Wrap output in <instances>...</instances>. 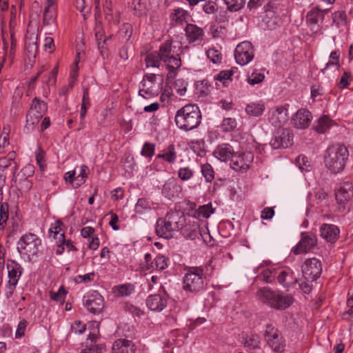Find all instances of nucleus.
Instances as JSON below:
<instances>
[{
  "instance_id": "1",
  "label": "nucleus",
  "mask_w": 353,
  "mask_h": 353,
  "mask_svg": "<svg viewBox=\"0 0 353 353\" xmlns=\"http://www.w3.org/2000/svg\"><path fill=\"white\" fill-rule=\"evenodd\" d=\"M349 157L347 148L343 144L329 146L324 154L325 167L333 174L342 172Z\"/></svg>"
},
{
  "instance_id": "2",
  "label": "nucleus",
  "mask_w": 353,
  "mask_h": 353,
  "mask_svg": "<svg viewBox=\"0 0 353 353\" xmlns=\"http://www.w3.org/2000/svg\"><path fill=\"white\" fill-rule=\"evenodd\" d=\"M256 295L261 302L270 307L283 310L289 307L294 301V298L290 294H285L279 291H274L268 288H261Z\"/></svg>"
},
{
  "instance_id": "3",
  "label": "nucleus",
  "mask_w": 353,
  "mask_h": 353,
  "mask_svg": "<svg viewBox=\"0 0 353 353\" xmlns=\"http://www.w3.org/2000/svg\"><path fill=\"white\" fill-rule=\"evenodd\" d=\"M201 114L196 105H186L176 112L175 122L176 125L184 130H193L201 123Z\"/></svg>"
},
{
  "instance_id": "4",
  "label": "nucleus",
  "mask_w": 353,
  "mask_h": 353,
  "mask_svg": "<svg viewBox=\"0 0 353 353\" xmlns=\"http://www.w3.org/2000/svg\"><path fill=\"white\" fill-rule=\"evenodd\" d=\"M204 270L201 267H190L183 277V289L191 292H198L204 289Z\"/></svg>"
},
{
  "instance_id": "5",
  "label": "nucleus",
  "mask_w": 353,
  "mask_h": 353,
  "mask_svg": "<svg viewBox=\"0 0 353 353\" xmlns=\"http://www.w3.org/2000/svg\"><path fill=\"white\" fill-rule=\"evenodd\" d=\"M17 249L21 254L34 255L37 254L41 240L32 233L26 234L18 241Z\"/></svg>"
},
{
  "instance_id": "6",
  "label": "nucleus",
  "mask_w": 353,
  "mask_h": 353,
  "mask_svg": "<svg viewBox=\"0 0 353 353\" xmlns=\"http://www.w3.org/2000/svg\"><path fill=\"white\" fill-rule=\"evenodd\" d=\"M263 336L265 341L274 351L281 352L284 350V341L276 327L271 324H268Z\"/></svg>"
},
{
  "instance_id": "7",
  "label": "nucleus",
  "mask_w": 353,
  "mask_h": 353,
  "mask_svg": "<svg viewBox=\"0 0 353 353\" xmlns=\"http://www.w3.org/2000/svg\"><path fill=\"white\" fill-rule=\"evenodd\" d=\"M7 269L9 279L6 285V295L9 298L12 295L19 279L21 275L22 268L20 264L11 260L8 261Z\"/></svg>"
},
{
  "instance_id": "8",
  "label": "nucleus",
  "mask_w": 353,
  "mask_h": 353,
  "mask_svg": "<svg viewBox=\"0 0 353 353\" xmlns=\"http://www.w3.org/2000/svg\"><path fill=\"white\" fill-rule=\"evenodd\" d=\"M274 149L287 148L293 144V134L288 128H279L270 142Z\"/></svg>"
},
{
  "instance_id": "9",
  "label": "nucleus",
  "mask_w": 353,
  "mask_h": 353,
  "mask_svg": "<svg viewBox=\"0 0 353 353\" xmlns=\"http://www.w3.org/2000/svg\"><path fill=\"white\" fill-rule=\"evenodd\" d=\"M253 161L254 154L251 152H235L232 159L231 168L236 171L245 172L251 168Z\"/></svg>"
},
{
  "instance_id": "10",
  "label": "nucleus",
  "mask_w": 353,
  "mask_h": 353,
  "mask_svg": "<svg viewBox=\"0 0 353 353\" xmlns=\"http://www.w3.org/2000/svg\"><path fill=\"white\" fill-rule=\"evenodd\" d=\"M234 57L238 64L244 65L254 58V48L250 41L239 43L234 51Z\"/></svg>"
},
{
  "instance_id": "11",
  "label": "nucleus",
  "mask_w": 353,
  "mask_h": 353,
  "mask_svg": "<svg viewBox=\"0 0 353 353\" xmlns=\"http://www.w3.org/2000/svg\"><path fill=\"white\" fill-rule=\"evenodd\" d=\"M322 272L321 263L315 258L307 259L302 265V272L305 280L315 281Z\"/></svg>"
},
{
  "instance_id": "12",
  "label": "nucleus",
  "mask_w": 353,
  "mask_h": 353,
  "mask_svg": "<svg viewBox=\"0 0 353 353\" xmlns=\"http://www.w3.org/2000/svg\"><path fill=\"white\" fill-rule=\"evenodd\" d=\"M83 305L90 312L99 314L104 308L103 298L98 292L92 291L83 297Z\"/></svg>"
},
{
  "instance_id": "13",
  "label": "nucleus",
  "mask_w": 353,
  "mask_h": 353,
  "mask_svg": "<svg viewBox=\"0 0 353 353\" xmlns=\"http://www.w3.org/2000/svg\"><path fill=\"white\" fill-rule=\"evenodd\" d=\"M317 245V237L312 232H303L301 239L296 246L293 249L294 254L307 253Z\"/></svg>"
},
{
  "instance_id": "14",
  "label": "nucleus",
  "mask_w": 353,
  "mask_h": 353,
  "mask_svg": "<svg viewBox=\"0 0 353 353\" xmlns=\"http://www.w3.org/2000/svg\"><path fill=\"white\" fill-rule=\"evenodd\" d=\"M336 200L339 205V211L342 212L345 210V205L353 197V187L348 182L344 183L335 192Z\"/></svg>"
},
{
  "instance_id": "15",
  "label": "nucleus",
  "mask_w": 353,
  "mask_h": 353,
  "mask_svg": "<svg viewBox=\"0 0 353 353\" xmlns=\"http://www.w3.org/2000/svg\"><path fill=\"white\" fill-rule=\"evenodd\" d=\"M181 232L185 239L194 240L200 235L204 241H206L200 230L199 221L196 219L192 221H186L181 227Z\"/></svg>"
},
{
  "instance_id": "16",
  "label": "nucleus",
  "mask_w": 353,
  "mask_h": 353,
  "mask_svg": "<svg viewBox=\"0 0 353 353\" xmlns=\"http://www.w3.org/2000/svg\"><path fill=\"white\" fill-rule=\"evenodd\" d=\"M340 230L333 224L323 223L320 227V235L327 242L334 243L339 238Z\"/></svg>"
},
{
  "instance_id": "17",
  "label": "nucleus",
  "mask_w": 353,
  "mask_h": 353,
  "mask_svg": "<svg viewBox=\"0 0 353 353\" xmlns=\"http://www.w3.org/2000/svg\"><path fill=\"white\" fill-rule=\"evenodd\" d=\"M312 118L310 111L306 109H300L292 118V123L298 129H305L309 126Z\"/></svg>"
},
{
  "instance_id": "18",
  "label": "nucleus",
  "mask_w": 353,
  "mask_h": 353,
  "mask_svg": "<svg viewBox=\"0 0 353 353\" xmlns=\"http://www.w3.org/2000/svg\"><path fill=\"white\" fill-rule=\"evenodd\" d=\"M165 217L176 232L181 230L186 222V217L181 210H170Z\"/></svg>"
},
{
  "instance_id": "19",
  "label": "nucleus",
  "mask_w": 353,
  "mask_h": 353,
  "mask_svg": "<svg viewBox=\"0 0 353 353\" xmlns=\"http://www.w3.org/2000/svg\"><path fill=\"white\" fill-rule=\"evenodd\" d=\"M175 230L170 224L166 218L159 219L156 223V233L157 234L165 239H170L174 236Z\"/></svg>"
},
{
  "instance_id": "20",
  "label": "nucleus",
  "mask_w": 353,
  "mask_h": 353,
  "mask_svg": "<svg viewBox=\"0 0 353 353\" xmlns=\"http://www.w3.org/2000/svg\"><path fill=\"white\" fill-rule=\"evenodd\" d=\"M181 190V187L178 185L176 180L170 179L163 185L161 192L166 199L171 200L178 196Z\"/></svg>"
},
{
  "instance_id": "21",
  "label": "nucleus",
  "mask_w": 353,
  "mask_h": 353,
  "mask_svg": "<svg viewBox=\"0 0 353 353\" xmlns=\"http://www.w3.org/2000/svg\"><path fill=\"white\" fill-rule=\"evenodd\" d=\"M288 110L283 106H279L272 112L269 118L270 122L275 127H280L288 121Z\"/></svg>"
},
{
  "instance_id": "22",
  "label": "nucleus",
  "mask_w": 353,
  "mask_h": 353,
  "mask_svg": "<svg viewBox=\"0 0 353 353\" xmlns=\"http://www.w3.org/2000/svg\"><path fill=\"white\" fill-rule=\"evenodd\" d=\"M146 305L150 310L160 312L166 307L167 299L163 295H150L146 299Z\"/></svg>"
},
{
  "instance_id": "23",
  "label": "nucleus",
  "mask_w": 353,
  "mask_h": 353,
  "mask_svg": "<svg viewBox=\"0 0 353 353\" xmlns=\"http://www.w3.org/2000/svg\"><path fill=\"white\" fill-rule=\"evenodd\" d=\"M168 60L163 61L166 64V68L168 70L167 74V79H174L176 75V70L181 65V61L178 52L176 54L168 59Z\"/></svg>"
},
{
  "instance_id": "24",
  "label": "nucleus",
  "mask_w": 353,
  "mask_h": 353,
  "mask_svg": "<svg viewBox=\"0 0 353 353\" xmlns=\"http://www.w3.org/2000/svg\"><path fill=\"white\" fill-rule=\"evenodd\" d=\"M235 152L232 147L226 143H223L217 146L213 152L214 156L221 161H227L233 158Z\"/></svg>"
},
{
  "instance_id": "25",
  "label": "nucleus",
  "mask_w": 353,
  "mask_h": 353,
  "mask_svg": "<svg viewBox=\"0 0 353 353\" xmlns=\"http://www.w3.org/2000/svg\"><path fill=\"white\" fill-rule=\"evenodd\" d=\"M112 351L114 353H134L135 349L131 341L120 339L113 343Z\"/></svg>"
},
{
  "instance_id": "26",
  "label": "nucleus",
  "mask_w": 353,
  "mask_h": 353,
  "mask_svg": "<svg viewBox=\"0 0 353 353\" xmlns=\"http://www.w3.org/2000/svg\"><path fill=\"white\" fill-rule=\"evenodd\" d=\"M327 10H321L318 7L312 8L306 16L307 22L311 26H319V22H322L324 18V13L327 12Z\"/></svg>"
},
{
  "instance_id": "27",
  "label": "nucleus",
  "mask_w": 353,
  "mask_h": 353,
  "mask_svg": "<svg viewBox=\"0 0 353 353\" xmlns=\"http://www.w3.org/2000/svg\"><path fill=\"white\" fill-rule=\"evenodd\" d=\"M185 31L188 40L190 42L201 40L203 36V30L194 24H188Z\"/></svg>"
},
{
  "instance_id": "28",
  "label": "nucleus",
  "mask_w": 353,
  "mask_h": 353,
  "mask_svg": "<svg viewBox=\"0 0 353 353\" xmlns=\"http://www.w3.org/2000/svg\"><path fill=\"white\" fill-rule=\"evenodd\" d=\"M26 53L28 58V63L32 68L35 63V58L37 54L38 46L36 41H26Z\"/></svg>"
},
{
  "instance_id": "29",
  "label": "nucleus",
  "mask_w": 353,
  "mask_h": 353,
  "mask_svg": "<svg viewBox=\"0 0 353 353\" xmlns=\"http://www.w3.org/2000/svg\"><path fill=\"white\" fill-rule=\"evenodd\" d=\"M292 275L293 272L290 270H282L279 272H277L278 282L285 287L294 283H296L297 279H294Z\"/></svg>"
},
{
  "instance_id": "30",
  "label": "nucleus",
  "mask_w": 353,
  "mask_h": 353,
  "mask_svg": "<svg viewBox=\"0 0 353 353\" xmlns=\"http://www.w3.org/2000/svg\"><path fill=\"white\" fill-rule=\"evenodd\" d=\"M172 42L170 40H167L159 48L158 54H159L162 61L168 60V58L176 54V52L173 49H175V46L172 48Z\"/></svg>"
},
{
  "instance_id": "31",
  "label": "nucleus",
  "mask_w": 353,
  "mask_h": 353,
  "mask_svg": "<svg viewBox=\"0 0 353 353\" xmlns=\"http://www.w3.org/2000/svg\"><path fill=\"white\" fill-rule=\"evenodd\" d=\"M12 180L14 181L18 190L21 194L28 192L32 187V182L29 179L25 177L21 178V176L16 175L14 176Z\"/></svg>"
},
{
  "instance_id": "32",
  "label": "nucleus",
  "mask_w": 353,
  "mask_h": 353,
  "mask_svg": "<svg viewBox=\"0 0 353 353\" xmlns=\"http://www.w3.org/2000/svg\"><path fill=\"white\" fill-rule=\"evenodd\" d=\"M244 346L250 349H256L259 347L260 338L253 333L245 334L242 339Z\"/></svg>"
},
{
  "instance_id": "33",
  "label": "nucleus",
  "mask_w": 353,
  "mask_h": 353,
  "mask_svg": "<svg viewBox=\"0 0 353 353\" xmlns=\"http://www.w3.org/2000/svg\"><path fill=\"white\" fill-rule=\"evenodd\" d=\"M133 32V28L132 24L125 23L119 29L117 36L121 43L127 42L130 40Z\"/></svg>"
},
{
  "instance_id": "34",
  "label": "nucleus",
  "mask_w": 353,
  "mask_h": 353,
  "mask_svg": "<svg viewBox=\"0 0 353 353\" xmlns=\"http://www.w3.org/2000/svg\"><path fill=\"white\" fill-rule=\"evenodd\" d=\"M265 110V105L263 103H251L246 105L245 112L248 114L253 117L261 116Z\"/></svg>"
},
{
  "instance_id": "35",
  "label": "nucleus",
  "mask_w": 353,
  "mask_h": 353,
  "mask_svg": "<svg viewBox=\"0 0 353 353\" xmlns=\"http://www.w3.org/2000/svg\"><path fill=\"white\" fill-rule=\"evenodd\" d=\"M46 110V103L43 101H41L39 99H38L37 97H34L32 101L30 111H34L35 114H40V116L43 117Z\"/></svg>"
},
{
  "instance_id": "36",
  "label": "nucleus",
  "mask_w": 353,
  "mask_h": 353,
  "mask_svg": "<svg viewBox=\"0 0 353 353\" xmlns=\"http://www.w3.org/2000/svg\"><path fill=\"white\" fill-rule=\"evenodd\" d=\"M157 157L159 159H163L168 163H173L176 158V153L175 152L174 145L172 144L170 145L162 154H158Z\"/></svg>"
},
{
  "instance_id": "37",
  "label": "nucleus",
  "mask_w": 353,
  "mask_h": 353,
  "mask_svg": "<svg viewBox=\"0 0 353 353\" xmlns=\"http://www.w3.org/2000/svg\"><path fill=\"white\" fill-rule=\"evenodd\" d=\"M162 61L158 52L154 51L148 54L145 58L146 67H156L159 68L160 61Z\"/></svg>"
},
{
  "instance_id": "38",
  "label": "nucleus",
  "mask_w": 353,
  "mask_h": 353,
  "mask_svg": "<svg viewBox=\"0 0 353 353\" xmlns=\"http://www.w3.org/2000/svg\"><path fill=\"white\" fill-rule=\"evenodd\" d=\"M331 120L327 116L321 117L319 119L316 125H314V129L318 133H324L330 126Z\"/></svg>"
},
{
  "instance_id": "39",
  "label": "nucleus",
  "mask_w": 353,
  "mask_h": 353,
  "mask_svg": "<svg viewBox=\"0 0 353 353\" xmlns=\"http://www.w3.org/2000/svg\"><path fill=\"white\" fill-rule=\"evenodd\" d=\"M188 17V12L181 8L174 9L172 14V21L176 24H182L183 22H187Z\"/></svg>"
},
{
  "instance_id": "40",
  "label": "nucleus",
  "mask_w": 353,
  "mask_h": 353,
  "mask_svg": "<svg viewBox=\"0 0 353 353\" xmlns=\"http://www.w3.org/2000/svg\"><path fill=\"white\" fill-rule=\"evenodd\" d=\"M41 118L42 116H40V114H35L34 111H29L26 117V127L28 129H33L39 123Z\"/></svg>"
},
{
  "instance_id": "41",
  "label": "nucleus",
  "mask_w": 353,
  "mask_h": 353,
  "mask_svg": "<svg viewBox=\"0 0 353 353\" xmlns=\"http://www.w3.org/2000/svg\"><path fill=\"white\" fill-rule=\"evenodd\" d=\"M49 294L52 301L63 303L65 301L67 291L63 286H61L58 292L50 291Z\"/></svg>"
},
{
  "instance_id": "42",
  "label": "nucleus",
  "mask_w": 353,
  "mask_h": 353,
  "mask_svg": "<svg viewBox=\"0 0 353 353\" xmlns=\"http://www.w3.org/2000/svg\"><path fill=\"white\" fill-rule=\"evenodd\" d=\"M266 18L263 19L264 22L268 28H275L280 21V19L278 17H274V12L268 10H265Z\"/></svg>"
},
{
  "instance_id": "43",
  "label": "nucleus",
  "mask_w": 353,
  "mask_h": 353,
  "mask_svg": "<svg viewBox=\"0 0 353 353\" xmlns=\"http://www.w3.org/2000/svg\"><path fill=\"white\" fill-rule=\"evenodd\" d=\"M277 271L275 269H265L258 276V277L265 283H271L274 279Z\"/></svg>"
},
{
  "instance_id": "44",
  "label": "nucleus",
  "mask_w": 353,
  "mask_h": 353,
  "mask_svg": "<svg viewBox=\"0 0 353 353\" xmlns=\"http://www.w3.org/2000/svg\"><path fill=\"white\" fill-rule=\"evenodd\" d=\"M233 74V70H223L214 77V80L223 82V85H226L227 82L232 80L231 77Z\"/></svg>"
},
{
  "instance_id": "45",
  "label": "nucleus",
  "mask_w": 353,
  "mask_h": 353,
  "mask_svg": "<svg viewBox=\"0 0 353 353\" xmlns=\"http://www.w3.org/2000/svg\"><path fill=\"white\" fill-rule=\"evenodd\" d=\"M228 9L232 12L239 10L244 5L245 0H223Z\"/></svg>"
},
{
  "instance_id": "46",
  "label": "nucleus",
  "mask_w": 353,
  "mask_h": 353,
  "mask_svg": "<svg viewBox=\"0 0 353 353\" xmlns=\"http://www.w3.org/2000/svg\"><path fill=\"white\" fill-rule=\"evenodd\" d=\"M8 205L7 203H3L0 205V226L3 228L4 225L8 219Z\"/></svg>"
},
{
  "instance_id": "47",
  "label": "nucleus",
  "mask_w": 353,
  "mask_h": 353,
  "mask_svg": "<svg viewBox=\"0 0 353 353\" xmlns=\"http://www.w3.org/2000/svg\"><path fill=\"white\" fill-rule=\"evenodd\" d=\"M201 172L206 181L211 182L214 179V170L209 163H205L201 166Z\"/></svg>"
},
{
  "instance_id": "48",
  "label": "nucleus",
  "mask_w": 353,
  "mask_h": 353,
  "mask_svg": "<svg viewBox=\"0 0 353 353\" xmlns=\"http://www.w3.org/2000/svg\"><path fill=\"white\" fill-rule=\"evenodd\" d=\"M54 20V12L48 7H45L43 14V23L50 25Z\"/></svg>"
},
{
  "instance_id": "49",
  "label": "nucleus",
  "mask_w": 353,
  "mask_h": 353,
  "mask_svg": "<svg viewBox=\"0 0 353 353\" xmlns=\"http://www.w3.org/2000/svg\"><path fill=\"white\" fill-rule=\"evenodd\" d=\"M34 173V167L31 164H28L21 170L17 176H21V178L25 177L29 179V177L33 176Z\"/></svg>"
},
{
  "instance_id": "50",
  "label": "nucleus",
  "mask_w": 353,
  "mask_h": 353,
  "mask_svg": "<svg viewBox=\"0 0 353 353\" xmlns=\"http://www.w3.org/2000/svg\"><path fill=\"white\" fill-rule=\"evenodd\" d=\"M104 349L103 344H90V347L81 350V353H101Z\"/></svg>"
},
{
  "instance_id": "51",
  "label": "nucleus",
  "mask_w": 353,
  "mask_h": 353,
  "mask_svg": "<svg viewBox=\"0 0 353 353\" xmlns=\"http://www.w3.org/2000/svg\"><path fill=\"white\" fill-rule=\"evenodd\" d=\"M207 56L213 63H218L221 61V54L216 50L209 49L207 51Z\"/></svg>"
},
{
  "instance_id": "52",
  "label": "nucleus",
  "mask_w": 353,
  "mask_h": 353,
  "mask_svg": "<svg viewBox=\"0 0 353 353\" xmlns=\"http://www.w3.org/2000/svg\"><path fill=\"white\" fill-rule=\"evenodd\" d=\"M296 164L301 170H307L310 166V162L307 157L299 155L296 159Z\"/></svg>"
},
{
  "instance_id": "53",
  "label": "nucleus",
  "mask_w": 353,
  "mask_h": 353,
  "mask_svg": "<svg viewBox=\"0 0 353 353\" xmlns=\"http://www.w3.org/2000/svg\"><path fill=\"white\" fill-rule=\"evenodd\" d=\"M197 213L199 216H201L203 218H208L210 214L213 213V210L211 205H204L198 208Z\"/></svg>"
},
{
  "instance_id": "54",
  "label": "nucleus",
  "mask_w": 353,
  "mask_h": 353,
  "mask_svg": "<svg viewBox=\"0 0 353 353\" xmlns=\"http://www.w3.org/2000/svg\"><path fill=\"white\" fill-rule=\"evenodd\" d=\"M44 154H45L44 150L42 148H39L37 152H36V160H37V164L39 165V166L41 170H43L46 167Z\"/></svg>"
},
{
  "instance_id": "55",
  "label": "nucleus",
  "mask_w": 353,
  "mask_h": 353,
  "mask_svg": "<svg viewBox=\"0 0 353 353\" xmlns=\"http://www.w3.org/2000/svg\"><path fill=\"white\" fill-rule=\"evenodd\" d=\"M193 175V172L189 168H182L178 171V176L182 181L190 179Z\"/></svg>"
},
{
  "instance_id": "56",
  "label": "nucleus",
  "mask_w": 353,
  "mask_h": 353,
  "mask_svg": "<svg viewBox=\"0 0 353 353\" xmlns=\"http://www.w3.org/2000/svg\"><path fill=\"white\" fill-rule=\"evenodd\" d=\"M167 261H168V259H166L163 255H158L154 259V263H155L156 268L160 270H163L165 268H167V266H168Z\"/></svg>"
},
{
  "instance_id": "57",
  "label": "nucleus",
  "mask_w": 353,
  "mask_h": 353,
  "mask_svg": "<svg viewBox=\"0 0 353 353\" xmlns=\"http://www.w3.org/2000/svg\"><path fill=\"white\" fill-rule=\"evenodd\" d=\"M155 145L152 143H145L141 150V154L147 157H151L154 154Z\"/></svg>"
},
{
  "instance_id": "58",
  "label": "nucleus",
  "mask_w": 353,
  "mask_h": 353,
  "mask_svg": "<svg viewBox=\"0 0 353 353\" xmlns=\"http://www.w3.org/2000/svg\"><path fill=\"white\" fill-rule=\"evenodd\" d=\"M264 79V75L261 73H252L251 76L248 77V82L249 84L254 85L255 84L261 83Z\"/></svg>"
},
{
  "instance_id": "59",
  "label": "nucleus",
  "mask_w": 353,
  "mask_h": 353,
  "mask_svg": "<svg viewBox=\"0 0 353 353\" xmlns=\"http://www.w3.org/2000/svg\"><path fill=\"white\" fill-rule=\"evenodd\" d=\"M174 87L176 90L177 93L183 96L187 90V83L182 79H178L175 82Z\"/></svg>"
},
{
  "instance_id": "60",
  "label": "nucleus",
  "mask_w": 353,
  "mask_h": 353,
  "mask_svg": "<svg viewBox=\"0 0 353 353\" xmlns=\"http://www.w3.org/2000/svg\"><path fill=\"white\" fill-rule=\"evenodd\" d=\"M351 81V73L350 72H344L342 74L339 86L340 88H345L348 86Z\"/></svg>"
},
{
  "instance_id": "61",
  "label": "nucleus",
  "mask_w": 353,
  "mask_h": 353,
  "mask_svg": "<svg viewBox=\"0 0 353 353\" xmlns=\"http://www.w3.org/2000/svg\"><path fill=\"white\" fill-rule=\"evenodd\" d=\"M236 127L235 119L231 118L224 119L222 123V128L224 131H230Z\"/></svg>"
},
{
  "instance_id": "62",
  "label": "nucleus",
  "mask_w": 353,
  "mask_h": 353,
  "mask_svg": "<svg viewBox=\"0 0 353 353\" xmlns=\"http://www.w3.org/2000/svg\"><path fill=\"white\" fill-rule=\"evenodd\" d=\"M333 21L336 24L339 25L345 22L346 14L345 11L335 12L332 14Z\"/></svg>"
},
{
  "instance_id": "63",
  "label": "nucleus",
  "mask_w": 353,
  "mask_h": 353,
  "mask_svg": "<svg viewBox=\"0 0 353 353\" xmlns=\"http://www.w3.org/2000/svg\"><path fill=\"white\" fill-rule=\"evenodd\" d=\"M27 321L25 319H22L17 326V329L15 333L16 338H20L25 334L26 328L27 327Z\"/></svg>"
},
{
  "instance_id": "64",
  "label": "nucleus",
  "mask_w": 353,
  "mask_h": 353,
  "mask_svg": "<svg viewBox=\"0 0 353 353\" xmlns=\"http://www.w3.org/2000/svg\"><path fill=\"white\" fill-rule=\"evenodd\" d=\"M132 288L130 284H125L118 286L117 292L121 296H128L132 293Z\"/></svg>"
}]
</instances>
